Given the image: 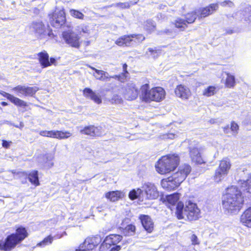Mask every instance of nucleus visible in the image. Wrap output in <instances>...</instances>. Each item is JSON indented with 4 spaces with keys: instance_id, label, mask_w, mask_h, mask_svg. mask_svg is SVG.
<instances>
[{
    "instance_id": "7",
    "label": "nucleus",
    "mask_w": 251,
    "mask_h": 251,
    "mask_svg": "<svg viewBox=\"0 0 251 251\" xmlns=\"http://www.w3.org/2000/svg\"><path fill=\"white\" fill-rule=\"evenodd\" d=\"M183 209L184 214L188 221H196L201 217V210L197 204L190 201L186 203L185 207Z\"/></svg>"
},
{
    "instance_id": "45",
    "label": "nucleus",
    "mask_w": 251,
    "mask_h": 251,
    "mask_svg": "<svg viewBox=\"0 0 251 251\" xmlns=\"http://www.w3.org/2000/svg\"><path fill=\"white\" fill-rule=\"evenodd\" d=\"M230 130L234 133L237 134L239 129L238 125L234 121H232L230 123Z\"/></svg>"
},
{
    "instance_id": "16",
    "label": "nucleus",
    "mask_w": 251,
    "mask_h": 251,
    "mask_svg": "<svg viewBox=\"0 0 251 251\" xmlns=\"http://www.w3.org/2000/svg\"><path fill=\"white\" fill-rule=\"evenodd\" d=\"M139 92L138 88L135 84L129 83L126 87L125 95L128 100H133L137 98Z\"/></svg>"
},
{
    "instance_id": "36",
    "label": "nucleus",
    "mask_w": 251,
    "mask_h": 251,
    "mask_svg": "<svg viewBox=\"0 0 251 251\" xmlns=\"http://www.w3.org/2000/svg\"><path fill=\"white\" fill-rule=\"evenodd\" d=\"M85 244L88 246L87 250L92 251L98 245V243L96 241V239L94 237H88L85 240Z\"/></svg>"
},
{
    "instance_id": "59",
    "label": "nucleus",
    "mask_w": 251,
    "mask_h": 251,
    "mask_svg": "<svg viewBox=\"0 0 251 251\" xmlns=\"http://www.w3.org/2000/svg\"><path fill=\"white\" fill-rule=\"evenodd\" d=\"M109 78H116V79H118V80H120V78H121V75H115L114 76H110Z\"/></svg>"
},
{
    "instance_id": "48",
    "label": "nucleus",
    "mask_w": 251,
    "mask_h": 251,
    "mask_svg": "<svg viewBox=\"0 0 251 251\" xmlns=\"http://www.w3.org/2000/svg\"><path fill=\"white\" fill-rule=\"evenodd\" d=\"M88 246H86V244H85V241L80 244L78 249L75 250V251H90V250H87Z\"/></svg>"
},
{
    "instance_id": "47",
    "label": "nucleus",
    "mask_w": 251,
    "mask_h": 251,
    "mask_svg": "<svg viewBox=\"0 0 251 251\" xmlns=\"http://www.w3.org/2000/svg\"><path fill=\"white\" fill-rule=\"evenodd\" d=\"M25 86H23L22 85H18L15 87H14L12 90L14 91H15L17 93H20L22 94L23 95H24V90H25Z\"/></svg>"
},
{
    "instance_id": "33",
    "label": "nucleus",
    "mask_w": 251,
    "mask_h": 251,
    "mask_svg": "<svg viewBox=\"0 0 251 251\" xmlns=\"http://www.w3.org/2000/svg\"><path fill=\"white\" fill-rule=\"evenodd\" d=\"M136 231V226L132 224L127 225L122 231L125 236H133Z\"/></svg>"
},
{
    "instance_id": "43",
    "label": "nucleus",
    "mask_w": 251,
    "mask_h": 251,
    "mask_svg": "<svg viewBox=\"0 0 251 251\" xmlns=\"http://www.w3.org/2000/svg\"><path fill=\"white\" fill-rule=\"evenodd\" d=\"M89 67L91 69L94 71L96 72V73H97L99 75V76H98V77L96 76L97 79H100V80H103L104 79L103 77L105 75V72H104L103 71H102V70H99L92 66H89Z\"/></svg>"
},
{
    "instance_id": "21",
    "label": "nucleus",
    "mask_w": 251,
    "mask_h": 251,
    "mask_svg": "<svg viewBox=\"0 0 251 251\" xmlns=\"http://www.w3.org/2000/svg\"><path fill=\"white\" fill-rule=\"evenodd\" d=\"M240 222L244 226L251 228V206L242 213L240 216Z\"/></svg>"
},
{
    "instance_id": "51",
    "label": "nucleus",
    "mask_w": 251,
    "mask_h": 251,
    "mask_svg": "<svg viewBox=\"0 0 251 251\" xmlns=\"http://www.w3.org/2000/svg\"><path fill=\"white\" fill-rule=\"evenodd\" d=\"M192 244L193 245H199V242L198 241V237L195 234H193L191 236Z\"/></svg>"
},
{
    "instance_id": "19",
    "label": "nucleus",
    "mask_w": 251,
    "mask_h": 251,
    "mask_svg": "<svg viewBox=\"0 0 251 251\" xmlns=\"http://www.w3.org/2000/svg\"><path fill=\"white\" fill-rule=\"evenodd\" d=\"M161 185L163 189L168 191L174 190L179 186L171 176L162 179L161 181Z\"/></svg>"
},
{
    "instance_id": "30",
    "label": "nucleus",
    "mask_w": 251,
    "mask_h": 251,
    "mask_svg": "<svg viewBox=\"0 0 251 251\" xmlns=\"http://www.w3.org/2000/svg\"><path fill=\"white\" fill-rule=\"evenodd\" d=\"M156 25L152 20H146L144 25V29L148 34H151L156 30Z\"/></svg>"
},
{
    "instance_id": "20",
    "label": "nucleus",
    "mask_w": 251,
    "mask_h": 251,
    "mask_svg": "<svg viewBox=\"0 0 251 251\" xmlns=\"http://www.w3.org/2000/svg\"><path fill=\"white\" fill-rule=\"evenodd\" d=\"M83 95L86 98L92 100L97 104H100L102 102L100 97L89 88H85L83 89Z\"/></svg>"
},
{
    "instance_id": "31",
    "label": "nucleus",
    "mask_w": 251,
    "mask_h": 251,
    "mask_svg": "<svg viewBox=\"0 0 251 251\" xmlns=\"http://www.w3.org/2000/svg\"><path fill=\"white\" fill-rule=\"evenodd\" d=\"M128 197L132 201L137 199H142L143 200V191L140 188H137L136 190L132 189L129 192Z\"/></svg>"
},
{
    "instance_id": "26",
    "label": "nucleus",
    "mask_w": 251,
    "mask_h": 251,
    "mask_svg": "<svg viewBox=\"0 0 251 251\" xmlns=\"http://www.w3.org/2000/svg\"><path fill=\"white\" fill-rule=\"evenodd\" d=\"M172 25L174 27L180 31H185L188 27V25L184 21L183 18L180 17L176 18L172 23Z\"/></svg>"
},
{
    "instance_id": "39",
    "label": "nucleus",
    "mask_w": 251,
    "mask_h": 251,
    "mask_svg": "<svg viewBox=\"0 0 251 251\" xmlns=\"http://www.w3.org/2000/svg\"><path fill=\"white\" fill-rule=\"evenodd\" d=\"M224 172H222L218 168H217L215 170L214 175L213 176V179L216 182H220L223 178L224 176L227 175Z\"/></svg>"
},
{
    "instance_id": "10",
    "label": "nucleus",
    "mask_w": 251,
    "mask_h": 251,
    "mask_svg": "<svg viewBox=\"0 0 251 251\" xmlns=\"http://www.w3.org/2000/svg\"><path fill=\"white\" fill-rule=\"evenodd\" d=\"M191 171V166L188 164H184L179 167L177 171L173 174L171 176L179 186L186 179Z\"/></svg>"
},
{
    "instance_id": "5",
    "label": "nucleus",
    "mask_w": 251,
    "mask_h": 251,
    "mask_svg": "<svg viewBox=\"0 0 251 251\" xmlns=\"http://www.w3.org/2000/svg\"><path fill=\"white\" fill-rule=\"evenodd\" d=\"M180 197V194L177 192L166 196L165 198H161L162 201L169 208L173 210L176 206V215L178 220L184 218L183 210L184 208L183 203L178 201Z\"/></svg>"
},
{
    "instance_id": "56",
    "label": "nucleus",
    "mask_w": 251,
    "mask_h": 251,
    "mask_svg": "<svg viewBox=\"0 0 251 251\" xmlns=\"http://www.w3.org/2000/svg\"><path fill=\"white\" fill-rule=\"evenodd\" d=\"M148 51L150 52L151 54L153 55L157 54L158 53L157 50L153 49L151 48L148 49Z\"/></svg>"
},
{
    "instance_id": "24",
    "label": "nucleus",
    "mask_w": 251,
    "mask_h": 251,
    "mask_svg": "<svg viewBox=\"0 0 251 251\" xmlns=\"http://www.w3.org/2000/svg\"><path fill=\"white\" fill-rule=\"evenodd\" d=\"M123 239L122 235L117 234H111L107 236L104 240L106 245L110 246L117 245Z\"/></svg>"
},
{
    "instance_id": "22",
    "label": "nucleus",
    "mask_w": 251,
    "mask_h": 251,
    "mask_svg": "<svg viewBox=\"0 0 251 251\" xmlns=\"http://www.w3.org/2000/svg\"><path fill=\"white\" fill-rule=\"evenodd\" d=\"M133 41L131 34L124 35L119 37L115 41V43L120 47H129Z\"/></svg>"
},
{
    "instance_id": "9",
    "label": "nucleus",
    "mask_w": 251,
    "mask_h": 251,
    "mask_svg": "<svg viewBox=\"0 0 251 251\" xmlns=\"http://www.w3.org/2000/svg\"><path fill=\"white\" fill-rule=\"evenodd\" d=\"M219 8L218 3H212L204 7L195 9L199 20L204 19L213 14Z\"/></svg>"
},
{
    "instance_id": "50",
    "label": "nucleus",
    "mask_w": 251,
    "mask_h": 251,
    "mask_svg": "<svg viewBox=\"0 0 251 251\" xmlns=\"http://www.w3.org/2000/svg\"><path fill=\"white\" fill-rule=\"evenodd\" d=\"M221 4L223 7H226L227 5L231 7L234 5L233 2L230 0H225L224 1L222 2Z\"/></svg>"
},
{
    "instance_id": "15",
    "label": "nucleus",
    "mask_w": 251,
    "mask_h": 251,
    "mask_svg": "<svg viewBox=\"0 0 251 251\" xmlns=\"http://www.w3.org/2000/svg\"><path fill=\"white\" fill-rule=\"evenodd\" d=\"M138 219L144 229L148 233H151L153 231L154 224L149 215L141 214L139 216Z\"/></svg>"
},
{
    "instance_id": "38",
    "label": "nucleus",
    "mask_w": 251,
    "mask_h": 251,
    "mask_svg": "<svg viewBox=\"0 0 251 251\" xmlns=\"http://www.w3.org/2000/svg\"><path fill=\"white\" fill-rule=\"evenodd\" d=\"M241 187L246 193L251 194V176H249L246 180L242 181Z\"/></svg>"
},
{
    "instance_id": "60",
    "label": "nucleus",
    "mask_w": 251,
    "mask_h": 251,
    "mask_svg": "<svg viewBox=\"0 0 251 251\" xmlns=\"http://www.w3.org/2000/svg\"><path fill=\"white\" fill-rule=\"evenodd\" d=\"M0 104L3 106H7L8 105L7 102H6L5 101H2V102H1Z\"/></svg>"
},
{
    "instance_id": "52",
    "label": "nucleus",
    "mask_w": 251,
    "mask_h": 251,
    "mask_svg": "<svg viewBox=\"0 0 251 251\" xmlns=\"http://www.w3.org/2000/svg\"><path fill=\"white\" fill-rule=\"evenodd\" d=\"M11 141H7L5 140H2V146L3 148L5 149H8L10 147V144L11 143Z\"/></svg>"
},
{
    "instance_id": "6",
    "label": "nucleus",
    "mask_w": 251,
    "mask_h": 251,
    "mask_svg": "<svg viewBox=\"0 0 251 251\" xmlns=\"http://www.w3.org/2000/svg\"><path fill=\"white\" fill-rule=\"evenodd\" d=\"M48 16L50 25L54 28L60 29L65 27L67 24L66 13L64 8L53 11Z\"/></svg>"
},
{
    "instance_id": "4",
    "label": "nucleus",
    "mask_w": 251,
    "mask_h": 251,
    "mask_svg": "<svg viewBox=\"0 0 251 251\" xmlns=\"http://www.w3.org/2000/svg\"><path fill=\"white\" fill-rule=\"evenodd\" d=\"M140 89L141 99L146 102H160L166 96L165 90L160 86H155L150 89L149 84L146 83L141 86Z\"/></svg>"
},
{
    "instance_id": "58",
    "label": "nucleus",
    "mask_w": 251,
    "mask_h": 251,
    "mask_svg": "<svg viewBox=\"0 0 251 251\" xmlns=\"http://www.w3.org/2000/svg\"><path fill=\"white\" fill-rule=\"evenodd\" d=\"M223 131L225 133L227 134L229 133V126L228 125L226 126L223 128Z\"/></svg>"
},
{
    "instance_id": "3",
    "label": "nucleus",
    "mask_w": 251,
    "mask_h": 251,
    "mask_svg": "<svg viewBox=\"0 0 251 251\" xmlns=\"http://www.w3.org/2000/svg\"><path fill=\"white\" fill-rule=\"evenodd\" d=\"M180 158L176 154L162 156L157 161L155 167L160 175H166L175 171L179 164Z\"/></svg>"
},
{
    "instance_id": "14",
    "label": "nucleus",
    "mask_w": 251,
    "mask_h": 251,
    "mask_svg": "<svg viewBox=\"0 0 251 251\" xmlns=\"http://www.w3.org/2000/svg\"><path fill=\"white\" fill-rule=\"evenodd\" d=\"M174 93L176 97L182 100H188L192 95L190 89L182 84L176 86Z\"/></svg>"
},
{
    "instance_id": "42",
    "label": "nucleus",
    "mask_w": 251,
    "mask_h": 251,
    "mask_svg": "<svg viewBox=\"0 0 251 251\" xmlns=\"http://www.w3.org/2000/svg\"><path fill=\"white\" fill-rule=\"evenodd\" d=\"M77 30L79 34H81L82 33L87 34L89 33V29L88 26L84 24L80 26H78L77 27Z\"/></svg>"
},
{
    "instance_id": "49",
    "label": "nucleus",
    "mask_w": 251,
    "mask_h": 251,
    "mask_svg": "<svg viewBox=\"0 0 251 251\" xmlns=\"http://www.w3.org/2000/svg\"><path fill=\"white\" fill-rule=\"evenodd\" d=\"M123 72L121 74V75L125 78H126L127 75L128 74V72L127 71V65L126 63H124L123 64Z\"/></svg>"
},
{
    "instance_id": "2",
    "label": "nucleus",
    "mask_w": 251,
    "mask_h": 251,
    "mask_svg": "<svg viewBox=\"0 0 251 251\" xmlns=\"http://www.w3.org/2000/svg\"><path fill=\"white\" fill-rule=\"evenodd\" d=\"M29 235L27 229L22 226L16 228L15 232L8 235L4 242L0 240V250L11 251Z\"/></svg>"
},
{
    "instance_id": "13",
    "label": "nucleus",
    "mask_w": 251,
    "mask_h": 251,
    "mask_svg": "<svg viewBox=\"0 0 251 251\" xmlns=\"http://www.w3.org/2000/svg\"><path fill=\"white\" fill-rule=\"evenodd\" d=\"M80 132L81 134L93 138L100 136L102 135L101 127L93 125L85 126L80 130Z\"/></svg>"
},
{
    "instance_id": "37",
    "label": "nucleus",
    "mask_w": 251,
    "mask_h": 251,
    "mask_svg": "<svg viewBox=\"0 0 251 251\" xmlns=\"http://www.w3.org/2000/svg\"><path fill=\"white\" fill-rule=\"evenodd\" d=\"M24 93V96L25 97H33L35 95L36 93L39 90V88L36 86L29 87L25 86Z\"/></svg>"
},
{
    "instance_id": "1",
    "label": "nucleus",
    "mask_w": 251,
    "mask_h": 251,
    "mask_svg": "<svg viewBox=\"0 0 251 251\" xmlns=\"http://www.w3.org/2000/svg\"><path fill=\"white\" fill-rule=\"evenodd\" d=\"M244 203V198L242 193L236 186L228 187L222 197L223 208L228 213L238 212L242 208Z\"/></svg>"
},
{
    "instance_id": "35",
    "label": "nucleus",
    "mask_w": 251,
    "mask_h": 251,
    "mask_svg": "<svg viewBox=\"0 0 251 251\" xmlns=\"http://www.w3.org/2000/svg\"><path fill=\"white\" fill-rule=\"evenodd\" d=\"M218 90L217 87L215 86H208L203 90L202 95L206 97H210L215 95Z\"/></svg>"
},
{
    "instance_id": "54",
    "label": "nucleus",
    "mask_w": 251,
    "mask_h": 251,
    "mask_svg": "<svg viewBox=\"0 0 251 251\" xmlns=\"http://www.w3.org/2000/svg\"><path fill=\"white\" fill-rule=\"evenodd\" d=\"M49 62L50 63V66L54 65H56V59L54 57H50V58H49Z\"/></svg>"
},
{
    "instance_id": "27",
    "label": "nucleus",
    "mask_w": 251,
    "mask_h": 251,
    "mask_svg": "<svg viewBox=\"0 0 251 251\" xmlns=\"http://www.w3.org/2000/svg\"><path fill=\"white\" fill-rule=\"evenodd\" d=\"M38 61L43 68L50 66L49 62V55L46 50H43L37 54Z\"/></svg>"
},
{
    "instance_id": "11",
    "label": "nucleus",
    "mask_w": 251,
    "mask_h": 251,
    "mask_svg": "<svg viewBox=\"0 0 251 251\" xmlns=\"http://www.w3.org/2000/svg\"><path fill=\"white\" fill-rule=\"evenodd\" d=\"M62 36L65 43L70 47L76 49L80 48L81 42L77 35L72 32L64 31L62 32Z\"/></svg>"
},
{
    "instance_id": "28",
    "label": "nucleus",
    "mask_w": 251,
    "mask_h": 251,
    "mask_svg": "<svg viewBox=\"0 0 251 251\" xmlns=\"http://www.w3.org/2000/svg\"><path fill=\"white\" fill-rule=\"evenodd\" d=\"M183 16V19L188 25L195 23L198 19L197 14H196L195 10L188 12Z\"/></svg>"
},
{
    "instance_id": "61",
    "label": "nucleus",
    "mask_w": 251,
    "mask_h": 251,
    "mask_svg": "<svg viewBox=\"0 0 251 251\" xmlns=\"http://www.w3.org/2000/svg\"><path fill=\"white\" fill-rule=\"evenodd\" d=\"M11 172L14 174L15 173V171L14 170L12 171Z\"/></svg>"
},
{
    "instance_id": "18",
    "label": "nucleus",
    "mask_w": 251,
    "mask_h": 251,
    "mask_svg": "<svg viewBox=\"0 0 251 251\" xmlns=\"http://www.w3.org/2000/svg\"><path fill=\"white\" fill-rule=\"evenodd\" d=\"M17 174H21L23 176H26L30 183L35 187L40 185V183L39 179L38 172L37 170H32L29 173H27L25 171L20 172Z\"/></svg>"
},
{
    "instance_id": "46",
    "label": "nucleus",
    "mask_w": 251,
    "mask_h": 251,
    "mask_svg": "<svg viewBox=\"0 0 251 251\" xmlns=\"http://www.w3.org/2000/svg\"><path fill=\"white\" fill-rule=\"evenodd\" d=\"M52 130H42L39 132V134L43 137L52 138Z\"/></svg>"
},
{
    "instance_id": "12",
    "label": "nucleus",
    "mask_w": 251,
    "mask_h": 251,
    "mask_svg": "<svg viewBox=\"0 0 251 251\" xmlns=\"http://www.w3.org/2000/svg\"><path fill=\"white\" fill-rule=\"evenodd\" d=\"M143 196L145 200H155L159 197V192L153 184L147 183L144 186Z\"/></svg>"
},
{
    "instance_id": "23",
    "label": "nucleus",
    "mask_w": 251,
    "mask_h": 251,
    "mask_svg": "<svg viewBox=\"0 0 251 251\" xmlns=\"http://www.w3.org/2000/svg\"><path fill=\"white\" fill-rule=\"evenodd\" d=\"M105 197L111 202L117 201L124 196L123 193L120 190L109 191L105 193Z\"/></svg>"
},
{
    "instance_id": "44",
    "label": "nucleus",
    "mask_w": 251,
    "mask_h": 251,
    "mask_svg": "<svg viewBox=\"0 0 251 251\" xmlns=\"http://www.w3.org/2000/svg\"><path fill=\"white\" fill-rule=\"evenodd\" d=\"M132 39H135L138 42H142L145 39V37L142 34H132Z\"/></svg>"
},
{
    "instance_id": "25",
    "label": "nucleus",
    "mask_w": 251,
    "mask_h": 251,
    "mask_svg": "<svg viewBox=\"0 0 251 251\" xmlns=\"http://www.w3.org/2000/svg\"><path fill=\"white\" fill-rule=\"evenodd\" d=\"M190 156L193 162L201 164L203 163L202 158L199 150L197 148H193L190 151Z\"/></svg>"
},
{
    "instance_id": "34",
    "label": "nucleus",
    "mask_w": 251,
    "mask_h": 251,
    "mask_svg": "<svg viewBox=\"0 0 251 251\" xmlns=\"http://www.w3.org/2000/svg\"><path fill=\"white\" fill-rule=\"evenodd\" d=\"M226 77L224 83L225 87L228 88H233L236 84L235 76L229 73H226Z\"/></svg>"
},
{
    "instance_id": "32",
    "label": "nucleus",
    "mask_w": 251,
    "mask_h": 251,
    "mask_svg": "<svg viewBox=\"0 0 251 251\" xmlns=\"http://www.w3.org/2000/svg\"><path fill=\"white\" fill-rule=\"evenodd\" d=\"M230 168L231 164L229 160L227 158H225L220 161V164L217 168L222 172L228 174Z\"/></svg>"
},
{
    "instance_id": "17",
    "label": "nucleus",
    "mask_w": 251,
    "mask_h": 251,
    "mask_svg": "<svg viewBox=\"0 0 251 251\" xmlns=\"http://www.w3.org/2000/svg\"><path fill=\"white\" fill-rule=\"evenodd\" d=\"M0 94L2 96L6 98L12 103L17 106L25 107L28 106V104L26 102L3 91H0Z\"/></svg>"
},
{
    "instance_id": "29",
    "label": "nucleus",
    "mask_w": 251,
    "mask_h": 251,
    "mask_svg": "<svg viewBox=\"0 0 251 251\" xmlns=\"http://www.w3.org/2000/svg\"><path fill=\"white\" fill-rule=\"evenodd\" d=\"M72 136V133L68 131L52 130V138L59 140L66 139Z\"/></svg>"
},
{
    "instance_id": "55",
    "label": "nucleus",
    "mask_w": 251,
    "mask_h": 251,
    "mask_svg": "<svg viewBox=\"0 0 251 251\" xmlns=\"http://www.w3.org/2000/svg\"><path fill=\"white\" fill-rule=\"evenodd\" d=\"M121 247L120 245H116L112 247L109 251H119L121 250Z\"/></svg>"
},
{
    "instance_id": "8",
    "label": "nucleus",
    "mask_w": 251,
    "mask_h": 251,
    "mask_svg": "<svg viewBox=\"0 0 251 251\" xmlns=\"http://www.w3.org/2000/svg\"><path fill=\"white\" fill-rule=\"evenodd\" d=\"M31 27L34 32L40 38L53 36L52 30L50 27H47L42 22H33L31 23Z\"/></svg>"
},
{
    "instance_id": "57",
    "label": "nucleus",
    "mask_w": 251,
    "mask_h": 251,
    "mask_svg": "<svg viewBox=\"0 0 251 251\" xmlns=\"http://www.w3.org/2000/svg\"><path fill=\"white\" fill-rule=\"evenodd\" d=\"M119 96L117 95L115 96L112 99V100H114L115 102H116V100H117L119 102H121L122 101L121 98H119Z\"/></svg>"
},
{
    "instance_id": "53",
    "label": "nucleus",
    "mask_w": 251,
    "mask_h": 251,
    "mask_svg": "<svg viewBox=\"0 0 251 251\" xmlns=\"http://www.w3.org/2000/svg\"><path fill=\"white\" fill-rule=\"evenodd\" d=\"M117 5L122 8H128L130 6L128 3H118Z\"/></svg>"
},
{
    "instance_id": "41",
    "label": "nucleus",
    "mask_w": 251,
    "mask_h": 251,
    "mask_svg": "<svg viewBox=\"0 0 251 251\" xmlns=\"http://www.w3.org/2000/svg\"><path fill=\"white\" fill-rule=\"evenodd\" d=\"M53 237L51 235H49L45 237L42 241L37 244V246L45 247L51 244L53 241Z\"/></svg>"
},
{
    "instance_id": "40",
    "label": "nucleus",
    "mask_w": 251,
    "mask_h": 251,
    "mask_svg": "<svg viewBox=\"0 0 251 251\" xmlns=\"http://www.w3.org/2000/svg\"><path fill=\"white\" fill-rule=\"evenodd\" d=\"M71 15L76 19L83 20L84 17V14L80 11L74 9H71L69 10Z\"/></svg>"
}]
</instances>
